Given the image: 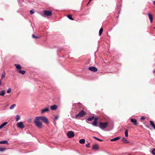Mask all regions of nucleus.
I'll use <instances>...</instances> for the list:
<instances>
[{
  "label": "nucleus",
  "mask_w": 155,
  "mask_h": 155,
  "mask_svg": "<svg viewBox=\"0 0 155 155\" xmlns=\"http://www.w3.org/2000/svg\"><path fill=\"white\" fill-rule=\"evenodd\" d=\"M40 119L38 116L36 117L34 120V123L36 127L39 129H41L42 127V122L40 121Z\"/></svg>",
  "instance_id": "nucleus-1"
},
{
  "label": "nucleus",
  "mask_w": 155,
  "mask_h": 155,
  "mask_svg": "<svg viewBox=\"0 0 155 155\" xmlns=\"http://www.w3.org/2000/svg\"><path fill=\"white\" fill-rule=\"evenodd\" d=\"M108 123L107 122L104 123L100 122L99 123V127L102 129L106 128L107 126Z\"/></svg>",
  "instance_id": "nucleus-2"
},
{
  "label": "nucleus",
  "mask_w": 155,
  "mask_h": 155,
  "mask_svg": "<svg viewBox=\"0 0 155 155\" xmlns=\"http://www.w3.org/2000/svg\"><path fill=\"white\" fill-rule=\"evenodd\" d=\"M44 15L42 16L45 17V16H51L52 15V12L51 11L44 10L43 11Z\"/></svg>",
  "instance_id": "nucleus-3"
},
{
  "label": "nucleus",
  "mask_w": 155,
  "mask_h": 155,
  "mask_svg": "<svg viewBox=\"0 0 155 155\" xmlns=\"http://www.w3.org/2000/svg\"><path fill=\"white\" fill-rule=\"evenodd\" d=\"M40 119L45 124H47L48 123V120L47 118L44 116H38Z\"/></svg>",
  "instance_id": "nucleus-4"
},
{
  "label": "nucleus",
  "mask_w": 155,
  "mask_h": 155,
  "mask_svg": "<svg viewBox=\"0 0 155 155\" xmlns=\"http://www.w3.org/2000/svg\"><path fill=\"white\" fill-rule=\"evenodd\" d=\"M85 114L86 113L85 112L82 110L75 115V117L78 118V117H82L85 115Z\"/></svg>",
  "instance_id": "nucleus-5"
},
{
  "label": "nucleus",
  "mask_w": 155,
  "mask_h": 155,
  "mask_svg": "<svg viewBox=\"0 0 155 155\" xmlns=\"http://www.w3.org/2000/svg\"><path fill=\"white\" fill-rule=\"evenodd\" d=\"M67 135L68 138H71L74 137V134L73 132L72 131H69L67 133Z\"/></svg>",
  "instance_id": "nucleus-6"
},
{
  "label": "nucleus",
  "mask_w": 155,
  "mask_h": 155,
  "mask_svg": "<svg viewBox=\"0 0 155 155\" xmlns=\"http://www.w3.org/2000/svg\"><path fill=\"white\" fill-rule=\"evenodd\" d=\"M17 126L21 129H23L24 127V125L23 123L21 122H19L17 123Z\"/></svg>",
  "instance_id": "nucleus-7"
},
{
  "label": "nucleus",
  "mask_w": 155,
  "mask_h": 155,
  "mask_svg": "<svg viewBox=\"0 0 155 155\" xmlns=\"http://www.w3.org/2000/svg\"><path fill=\"white\" fill-rule=\"evenodd\" d=\"M88 69L94 72H96L97 71V69L94 67H91L88 68Z\"/></svg>",
  "instance_id": "nucleus-8"
},
{
  "label": "nucleus",
  "mask_w": 155,
  "mask_h": 155,
  "mask_svg": "<svg viewBox=\"0 0 155 155\" xmlns=\"http://www.w3.org/2000/svg\"><path fill=\"white\" fill-rule=\"evenodd\" d=\"M98 118L97 117L94 118V120L93 122L92 125L93 126L96 127L97 126V123Z\"/></svg>",
  "instance_id": "nucleus-9"
},
{
  "label": "nucleus",
  "mask_w": 155,
  "mask_h": 155,
  "mask_svg": "<svg viewBox=\"0 0 155 155\" xmlns=\"http://www.w3.org/2000/svg\"><path fill=\"white\" fill-rule=\"evenodd\" d=\"M58 107V106L56 105H53L51 106H50V108L52 110H56Z\"/></svg>",
  "instance_id": "nucleus-10"
},
{
  "label": "nucleus",
  "mask_w": 155,
  "mask_h": 155,
  "mask_svg": "<svg viewBox=\"0 0 155 155\" xmlns=\"http://www.w3.org/2000/svg\"><path fill=\"white\" fill-rule=\"evenodd\" d=\"M148 16L150 20V22L152 23L153 21V17L152 14L150 13H149L148 14Z\"/></svg>",
  "instance_id": "nucleus-11"
},
{
  "label": "nucleus",
  "mask_w": 155,
  "mask_h": 155,
  "mask_svg": "<svg viewBox=\"0 0 155 155\" xmlns=\"http://www.w3.org/2000/svg\"><path fill=\"white\" fill-rule=\"evenodd\" d=\"M49 111V109L48 108H46L45 109H42L41 110V113H44L45 112H48Z\"/></svg>",
  "instance_id": "nucleus-12"
},
{
  "label": "nucleus",
  "mask_w": 155,
  "mask_h": 155,
  "mask_svg": "<svg viewBox=\"0 0 155 155\" xmlns=\"http://www.w3.org/2000/svg\"><path fill=\"white\" fill-rule=\"evenodd\" d=\"M131 121L134 123L135 125H137V120L136 119H135L132 118L131 119Z\"/></svg>",
  "instance_id": "nucleus-13"
},
{
  "label": "nucleus",
  "mask_w": 155,
  "mask_h": 155,
  "mask_svg": "<svg viewBox=\"0 0 155 155\" xmlns=\"http://www.w3.org/2000/svg\"><path fill=\"white\" fill-rule=\"evenodd\" d=\"M122 141L124 143H128L129 142V141L126 139L124 137L122 139Z\"/></svg>",
  "instance_id": "nucleus-14"
},
{
  "label": "nucleus",
  "mask_w": 155,
  "mask_h": 155,
  "mask_svg": "<svg viewBox=\"0 0 155 155\" xmlns=\"http://www.w3.org/2000/svg\"><path fill=\"white\" fill-rule=\"evenodd\" d=\"M120 137H115L113 139H111L110 141H116L120 139Z\"/></svg>",
  "instance_id": "nucleus-15"
},
{
  "label": "nucleus",
  "mask_w": 155,
  "mask_h": 155,
  "mask_svg": "<svg viewBox=\"0 0 155 155\" xmlns=\"http://www.w3.org/2000/svg\"><path fill=\"white\" fill-rule=\"evenodd\" d=\"M150 122L151 125L155 130V125L154 124L153 122L151 120H150Z\"/></svg>",
  "instance_id": "nucleus-16"
},
{
  "label": "nucleus",
  "mask_w": 155,
  "mask_h": 155,
  "mask_svg": "<svg viewBox=\"0 0 155 155\" xmlns=\"http://www.w3.org/2000/svg\"><path fill=\"white\" fill-rule=\"evenodd\" d=\"M15 66L16 68L17 69H21V67L20 65L19 64H15Z\"/></svg>",
  "instance_id": "nucleus-17"
},
{
  "label": "nucleus",
  "mask_w": 155,
  "mask_h": 155,
  "mask_svg": "<svg viewBox=\"0 0 155 155\" xmlns=\"http://www.w3.org/2000/svg\"><path fill=\"white\" fill-rule=\"evenodd\" d=\"M98 148V145L97 144H95L93 146L92 149L94 150H97Z\"/></svg>",
  "instance_id": "nucleus-18"
},
{
  "label": "nucleus",
  "mask_w": 155,
  "mask_h": 155,
  "mask_svg": "<svg viewBox=\"0 0 155 155\" xmlns=\"http://www.w3.org/2000/svg\"><path fill=\"white\" fill-rule=\"evenodd\" d=\"M79 143L81 144H84L85 142V140L84 139H81L79 140Z\"/></svg>",
  "instance_id": "nucleus-19"
},
{
  "label": "nucleus",
  "mask_w": 155,
  "mask_h": 155,
  "mask_svg": "<svg viewBox=\"0 0 155 155\" xmlns=\"http://www.w3.org/2000/svg\"><path fill=\"white\" fill-rule=\"evenodd\" d=\"M94 118V116H92L91 117H88L87 118V120L88 121H91L93 120Z\"/></svg>",
  "instance_id": "nucleus-20"
},
{
  "label": "nucleus",
  "mask_w": 155,
  "mask_h": 155,
  "mask_svg": "<svg viewBox=\"0 0 155 155\" xmlns=\"http://www.w3.org/2000/svg\"><path fill=\"white\" fill-rule=\"evenodd\" d=\"M20 116L18 115H17L16 116V121H18L20 119Z\"/></svg>",
  "instance_id": "nucleus-21"
},
{
  "label": "nucleus",
  "mask_w": 155,
  "mask_h": 155,
  "mask_svg": "<svg viewBox=\"0 0 155 155\" xmlns=\"http://www.w3.org/2000/svg\"><path fill=\"white\" fill-rule=\"evenodd\" d=\"M67 17L70 19L71 20H74V19L70 15H67Z\"/></svg>",
  "instance_id": "nucleus-22"
},
{
  "label": "nucleus",
  "mask_w": 155,
  "mask_h": 155,
  "mask_svg": "<svg viewBox=\"0 0 155 155\" xmlns=\"http://www.w3.org/2000/svg\"><path fill=\"white\" fill-rule=\"evenodd\" d=\"M103 29L102 28H101L100 29L99 31V35L100 36L102 34V33L103 32Z\"/></svg>",
  "instance_id": "nucleus-23"
},
{
  "label": "nucleus",
  "mask_w": 155,
  "mask_h": 155,
  "mask_svg": "<svg viewBox=\"0 0 155 155\" xmlns=\"http://www.w3.org/2000/svg\"><path fill=\"white\" fill-rule=\"evenodd\" d=\"M8 143V141L7 140H3L2 141H0V144H7Z\"/></svg>",
  "instance_id": "nucleus-24"
},
{
  "label": "nucleus",
  "mask_w": 155,
  "mask_h": 155,
  "mask_svg": "<svg viewBox=\"0 0 155 155\" xmlns=\"http://www.w3.org/2000/svg\"><path fill=\"white\" fill-rule=\"evenodd\" d=\"M18 72L21 74L23 75L25 73V71L19 70L18 71Z\"/></svg>",
  "instance_id": "nucleus-25"
},
{
  "label": "nucleus",
  "mask_w": 155,
  "mask_h": 155,
  "mask_svg": "<svg viewBox=\"0 0 155 155\" xmlns=\"http://www.w3.org/2000/svg\"><path fill=\"white\" fill-rule=\"evenodd\" d=\"M125 136L126 137H128V130H125Z\"/></svg>",
  "instance_id": "nucleus-26"
},
{
  "label": "nucleus",
  "mask_w": 155,
  "mask_h": 155,
  "mask_svg": "<svg viewBox=\"0 0 155 155\" xmlns=\"http://www.w3.org/2000/svg\"><path fill=\"white\" fill-rule=\"evenodd\" d=\"M32 37L34 38L37 39L39 38V37L35 36L33 34L32 35Z\"/></svg>",
  "instance_id": "nucleus-27"
},
{
  "label": "nucleus",
  "mask_w": 155,
  "mask_h": 155,
  "mask_svg": "<svg viewBox=\"0 0 155 155\" xmlns=\"http://www.w3.org/2000/svg\"><path fill=\"white\" fill-rule=\"evenodd\" d=\"M5 93V91L4 90H2L1 93H0V95L3 96Z\"/></svg>",
  "instance_id": "nucleus-28"
},
{
  "label": "nucleus",
  "mask_w": 155,
  "mask_h": 155,
  "mask_svg": "<svg viewBox=\"0 0 155 155\" xmlns=\"http://www.w3.org/2000/svg\"><path fill=\"white\" fill-rule=\"evenodd\" d=\"M16 106L15 104H13L10 107V109H13Z\"/></svg>",
  "instance_id": "nucleus-29"
},
{
  "label": "nucleus",
  "mask_w": 155,
  "mask_h": 155,
  "mask_svg": "<svg viewBox=\"0 0 155 155\" xmlns=\"http://www.w3.org/2000/svg\"><path fill=\"white\" fill-rule=\"evenodd\" d=\"M93 137V138H94V139H95L96 140H97L99 141H103V140H101L100 139L98 138L95 137Z\"/></svg>",
  "instance_id": "nucleus-30"
},
{
  "label": "nucleus",
  "mask_w": 155,
  "mask_h": 155,
  "mask_svg": "<svg viewBox=\"0 0 155 155\" xmlns=\"http://www.w3.org/2000/svg\"><path fill=\"white\" fill-rule=\"evenodd\" d=\"M5 72H4L2 74V79L4 77H5Z\"/></svg>",
  "instance_id": "nucleus-31"
},
{
  "label": "nucleus",
  "mask_w": 155,
  "mask_h": 155,
  "mask_svg": "<svg viewBox=\"0 0 155 155\" xmlns=\"http://www.w3.org/2000/svg\"><path fill=\"white\" fill-rule=\"evenodd\" d=\"M11 89L10 88L7 91V93L8 94L10 93L11 92Z\"/></svg>",
  "instance_id": "nucleus-32"
},
{
  "label": "nucleus",
  "mask_w": 155,
  "mask_h": 155,
  "mask_svg": "<svg viewBox=\"0 0 155 155\" xmlns=\"http://www.w3.org/2000/svg\"><path fill=\"white\" fill-rule=\"evenodd\" d=\"M152 153L154 155H155V148L153 149L152 151Z\"/></svg>",
  "instance_id": "nucleus-33"
},
{
  "label": "nucleus",
  "mask_w": 155,
  "mask_h": 155,
  "mask_svg": "<svg viewBox=\"0 0 155 155\" xmlns=\"http://www.w3.org/2000/svg\"><path fill=\"white\" fill-rule=\"evenodd\" d=\"M7 124V122H5L3 123L2 124V125L3 126H5Z\"/></svg>",
  "instance_id": "nucleus-34"
},
{
  "label": "nucleus",
  "mask_w": 155,
  "mask_h": 155,
  "mask_svg": "<svg viewBox=\"0 0 155 155\" xmlns=\"http://www.w3.org/2000/svg\"><path fill=\"white\" fill-rule=\"evenodd\" d=\"M5 150V149L3 148H0V151H3Z\"/></svg>",
  "instance_id": "nucleus-35"
},
{
  "label": "nucleus",
  "mask_w": 155,
  "mask_h": 155,
  "mask_svg": "<svg viewBox=\"0 0 155 155\" xmlns=\"http://www.w3.org/2000/svg\"><path fill=\"white\" fill-rule=\"evenodd\" d=\"M30 14L31 15H32L34 13V11L32 10H30Z\"/></svg>",
  "instance_id": "nucleus-36"
},
{
  "label": "nucleus",
  "mask_w": 155,
  "mask_h": 155,
  "mask_svg": "<svg viewBox=\"0 0 155 155\" xmlns=\"http://www.w3.org/2000/svg\"><path fill=\"white\" fill-rule=\"evenodd\" d=\"M140 119L141 120H144L145 119V117H142L141 118H140Z\"/></svg>",
  "instance_id": "nucleus-37"
},
{
  "label": "nucleus",
  "mask_w": 155,
  "mask_h": 155,
  "mask_svg": "<svg viewBox=\"0 0 155 155\" xmlns=\"http://www.w3.org/2000/svg\"><path fill=\"white\" fill-rule=\"evenodd\" d=\"M89 143H88L87 144H86V147H89Z\"/></svg>",
  "instance_id": "nucleus-38"
},
{
  "label": "nucleus",
  "mask_w": 155,
  "mask_h": 155,
  "mask_svg": "<svg viewBox=\"0 0 155 155\" xmlns=\"http://www.w3.org/2000/svg\"><path fill=\"white\" fill-rule=\"evenodd\" d=\"M58 116H56L55 117V118H54V120H57L58 119Z\"/></svg>",
  "instance_id": "nucleus-39"
},
{
  "label": "nucleus",
  "mask_w": 155,
  "mask_h": 155,
  "mask_svg": "<svg viewBox=\"0 0 155 155\" xmlns=\"http://www.w3.org/2000/svg\"><path fill=\"white\" fill-rule=\"evenodd\" d=\"M3 127V126L2 125V124H1L0 126V129H2V128Z\"/></svg>",
  "instance_id": "nucleus-40"
},
{
  "label": "nucleus",
  "mask_w": 155,
  "mask_h": 155,
  "mask_svg": "<svg viewBox=\"0 0 155 155\" xmlns=\"http://www.w3.org/2000/svg\"><path fill=\"white\" fill-rule=\"evenodd\" d=\"M153 3L154 5H155V1L153 2Z\"/></svg>",
  "instance_id": "nucleus-41"
},
{
  "label": "nucleus",
  "mask_w": 155,
  "mask_h": 155,
  "mask_svg": "<svg viewBox=\"0 0 155 155\" xmlns=\"http://www.w3.org/2000/svg\"><path fill=\"white\" fill-rule=\"evenodd\" d=\"M1 81L0 80V86L1 85Z\"/></svg>",
  "instance_id": "nucleus-42"
},
{
  "label": "nucleus",
  "mask_w": 155,
  "mask_h": 155,
  "mask_svg": "<svg viewBox=\"0 0 155 155\" xmlns=\"http://www.w3.org/2000/svg\"><path fill=\"white\" fill-rule=\"evenodd\" d=\"M90 3V1H89V2H88V3H87V5H88V4H89V3Z\"/></svg>",
  "instance_id": "nucleus-43"
},
{
  "label": "nucleus",
  "mask_w": 155,
  "mask_h": 155,
  "mask_svg": "<svg viewBox=\"0 0 155 155\" xmlns=\"http://www.w3.org/2000/svg\"><path fill=\"white\" fill-rule=\"evenodd\" d=\"M153 72L154 73H155V71H154Z\"/></svg>",
  "instance_id": "nucleus-44"
},
{
  "label": "nucleus",
  "mask_w": 155,
  "mask_h": 155,
  "mask_svg": "<svg viewBox=\"0 0 155 155\" xmlns=\"http://www.w3.org/2000/svg\"><path fill=\"white\" fill-rule=\"evenodd\" d=\"M91 0H90L89 1H90V2L91 1Z\"/></svg>",
  "instance_id": "nucleus-45"
},
{
  "label": "nucleus",
  "mask_w": 155,
  "mask_h": 155,
  "mask_svg": "<svg viewBox=\"0 0 155 155\" xmlns=\"http://www.w3.org/2000/svg\"><path fill=\"white\" fill-rule=\"evenodd\" d=\"M154 28H155V27Z\"/></svg>",
  "instance_id": "nucleus-46"
}]
</instances>
